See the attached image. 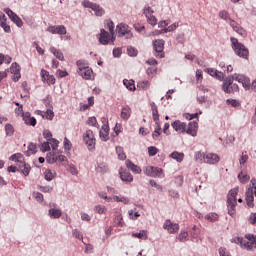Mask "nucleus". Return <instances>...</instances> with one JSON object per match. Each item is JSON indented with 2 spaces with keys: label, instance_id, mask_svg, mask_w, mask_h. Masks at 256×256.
I'll use <instances>...</instances> for the list:
<instances>
[{
  "label": "nucleus",
  "instance_id": "4be33fe9",
  "mask_svg": "<svg viewBox=\"0 0 256 256\" xmlns=\"http://www.w3.org/2000/svg\"><path fill=\"white\" fill-rule=\"evenodd\" d=\"M22 117L26 125H31L32 127H35V125H37V120L35 119V117H31V113L25 112L23 113Z\"/></svg>",
  "mask_w": 256,
  "mask_h": 256
},
{
  "label": "nucleus",
  "instance_id": "4468645a",
  "mask_svg": "<svg viewBox=\"0 0 256 256\" xmlns=\"http://www.w3.org/2000/svg\"><path fill=\"white\" fill-rule=\"evenodd\" d=\"M228 21L230 27H232L233 31L238 33V35H241L242 37H245V35H247L245 29H243V27H241V25H239V23H237L235 20L230 18Z\"/></svg>",
  "mask_w": 256,
  "mask_h": 256
},
{
  "label": "nucleus",
  "instance_id": "9d476101",
  "mask_svg": "<svg viewBox=\"0 0 256 256\" xmlns=\"http://www.w3.org/2000/svg\"><path fill=\"white\" fill-rule=\"evenodd\" d=\"M4 13L8 15L12 23H15V25H17L18 27H23V20H21L20 17L17 14H15V12H13V10L6 8L4 9Z\"/></svg>",
  "mask_w": 256,
  "mask_h": 256
},
{
  "label": "nucleus",
  "instance_id": "ea45409f",
  "mask_svg": "<svg viewBox=\"0 0 256 256\" xmlns=\"http://www.w3.org/2000/svg\"><path fill=\"white\" fill-rule=\"evenodd\" d=\"M97 173H107L109 166L106 163H98L96 167Z\"/></svg>",
  "mask_w": 256,
  "mask_h": 256
},
{
  "label": "nucleus",
  "instance_id": "dca6fc26",
  "mask_svg": "<svg viewBox=\"0 0 256 256\" xmlns=\"http://www.w3.org/2000/svg\"><path fill=\"white\" fill-rule=\"evenodd\" d=\"M163 229H166L168 233H177L179 231V224L171 222V220H166Z\"/></svg>",
  "mask_w": 256,
  "mask_h": 256
},
{
  "label": "nucleus",
  "instance_id": "f8f14e48",
  "mask_svg": "<svg viewBox=\"0 0 256 256\" xmlns=\"http://www.w3.org/2000/svg\"><path fill=\"white\" fill-rule=\"evenodd\" d=\"M234 79L235 81H238V83H241L244 89H251V80L249 77L243 74H235Z\"/></svg>",
  "mask_w": 256,
  "mask_h": 256
},
{
  "label": "nucleus",
  "instance_id": "f704fd0d",
  "mask_svg": "<svg viewBox=\"0 0 256 256\" xmlns=\"http://www.w3.org/2000/svg\"><path fill=\"white\" fill-rule=\"evenodd\" d=\"M19 170L27 177L31 172V166L24 162L23 164H19Z\"/></svg>",
  "mask_w": 256,
  "mask_h": 256
},
{
  "label": "nucleus",
  "instance_id": "3c124183",
  "mask_svg": "<svg viewBox=\"0 0 256 256\" xmlns=\"http://www.w3.org/2000/svg\"><path fill=\"white\" fill-rule=\"evenodd\" d=\"M5 132L8 137H11L13 133H15V129L13 128V125L6 124L5 125Z\"/></svg>",
  "mask_w": 256,
  "mask_h": 256
},
{
  "label": "nucleus",
  "instance_id": "1a4fd4ad",
  "mask_svg": "<svg viewBox=\"0 0 256 256\" xmlns=\"http://www.w3.org/2000/svg\"><path fill=\"white\" fill-rule=\"evenodd\" d=\"M153 47L154 51L158 54H156V57H159V59H163L165 57V53L163 50L165 49V40L159 39L153 41Z\"/></svg>",
  "mask_w": 256,
  "mask_h": 256
},
{
  "label": "nucleus",
  "instance_id": "c9c22d12",
  "mask_svg": "<svg viewBox=\"0 0 256 256\" xmlns=\"http://www.w3.org/2000/svg\"><path fill=\"white\" fill-rule=\"evenodd\" d=\"M37 153V144L30 143L28 145V150L25 152L27 157H31V155H35Z\"/></svg>",
  "mask_w": 256,
  "mask_h": 256
},
{
  "label": "nucleus",
  "instance_id": "de8ad7c7",
  "mask_svg": "<svg viewBox=\"0 0 256 256\" xmlns=\"http://www.w3.org/2000/svg\"><path fill=\"white\" fill-rule=\"evenodd\" d=\"M238 179H239L240 183H247V181H249V179H251V177L243 172H240L238 174Z\"/></svg>",
  "mask_w": 256,
  "mask_h": 256
},
{
  "label": "nucleus",
  "instance_id": "c85d7f7f",
  "mask_svg": "<svg viewBox=\"0 0 256 256\" xmlns=\"http://www.w3.org/2000/svg\"><path fill=\"white\" fill-rule=\"evenodd\" d=\"M239 193V188H233L229 191L227 196V201L237 202V195Z\"/></svg>",
  "mask_w": 256,
  "mask_h": 256
},
{
  "label": "nucleus",
  "instance_id": "052dcab7",
  "mask_svg": "<svg viewBox=\"0 0 256 256\" xmlns=\"http://www.w3.org/2000/svg\"><path fill=\"white\" fill-rule=\"evenodd\" d=\"M40 149H41V151H42L43 153H45V152H47V151H50V150H51V146H50L49 141L42 143Z\"/></svg>",
  "mask_w": 256,
  "mask_h": 256
},
{
  "label": "nucleus",
  "instance_id": "39448f33",
  "mask_svg": "<svg viewBox=\"0 0 256 256\" xmlns=\"http://www.w3.org/2000/svg\"><path fill=\"white\" fill-rule=\"evenodd\" d=\"M232 243H238L240 247L243 249H247V251H251V249H256V239L253 242L243 238V237H236L232 239Z\"/></svg>",
  "mask_w": 256,
  "mask_h": 256
},
{
  "label": "nucleus",
  "instance_id": "f3484780",
  "mask_svg": "<svg viewBox=\"0 0 256 256\" xmlns=\"http://www.w3.org/2000/svg\"><path fill=\"white\" fill-rule=\"evenodd\" d=\"M144 15L147 17V21L150 25H157V18L153 15V10H151V7L144 9Z\"/></svg>",
  "mask_w": 256,
  "mask_h": 256
},
{
  "label": "nucleus",
  "instance_id": "bb28decb",
  "mask_svg": "<svg viewBox=\"0 0 256 256\" xmlns=\"http://www.w3.org/2000/svg\"><path fill=\"white\" fill-rule=\"evenodd\" d=\"M255 201V197L253 196V188H248L246 191V203L248 207H253V202Z\"/></svg>",
  "mask_w": 256,
  "mask_h": 256
},
{
  "label": "nucleus",
  "instance_id": "4c0bfd02",
  "mask_svg": "<svg viewBox=\"0 0 256 256\" xmlns=\"http://www.w3.org/2000/svg\"><path fill=\"white\" fill-rule=\"evenodd\" d=\"M50 51L51 53H53L54 57L59 59V61H63L65 59V57L63 56V52H61L60 50H57V48L51 47Z\"/></svg>",
  "mask_w": 256,
  "mask_h": 256
},
{
  "label": "nucleus",
  "instance_id": "9b49d317",
  "mask_svg": "<svg viewBox=\"0 0 256 256\" xmlns=\"http://www.w3.org/2000/svg\"><path fill=\"white\" fill-rule=\"evenodd\" d=\"M144 173L145 175H147V177H162L163 169L153 166H147L144 169Z\"/></svg>",
  "mask_w": 256,
  "mask_h": 256
},
{
  "label": "nucleus",
  "instance_id": "58836bf2",
  "mask_svg": "<svg viewBox=\"0 0 256 256\" xmlns=\"http://www.w3.org/2000/svg\"><path fill=\"white\" fill-rule=\"evenodd\" d=\"M116 153H117L118 159H120V161H125V159H127V155L125 154V151L123 150V147L117 146L116 147Z\"/></svg>",
  "mask_w": 256,
  "mask_h": 256
},
{
  "label": "nucleus",
  "instance_id": "a18cd8bd",
  "mask_svg": "<svg viewBox=\"0 0 256 256\" xmlns=\"http://www.w3.org/2000/svg\"><path fill=\"white\" fill-rule=\"evenodd\" d=\"M218 15L220 19H223V21H229L231 19V15H229L227 10H221Z\"/></svg>",
  "mask_w": 256,
  "mask_h": 256
},
{
  "label": "nucleus",
  "instance_id": "f257e3e1",
  "mask_svg": "<svg viewBox=\"0 0 256 256\" xmlns=\"http://www.w3.org/2000/svg\"><path fill=\"white\" fill-rule=\"evenodd\" d=\"M231 43L232 49L238 57H241L242 59H249V49H247L243 43H240L239 40L234 37L231 38Z\"/></svg>",
  "mask_w": 256,
  "mask_h": 256
},
{
  "label": "nucleus",
  "instance_id": "6e6552de",
  "mask_svg": "<svg viewBox=\"0 0 256 256\" xmlns=\"http://www.w3.org/2000/svg\"><path fill=\"white\" fill-rule=\"evenodd\" d=\"M83 141L89 151H93L95 149V135L91 130H87L83 135Z\"/></svg>",
  "mask_w": 256,
  "mask_h": 256
},
{
  "label": "nucleus",
  "instance_id": "7c9ffc66",
  "mask_svg": "<svg viewBox=\"0 0 256 256\" xmlns=\"http://www.w3.org/2000/svg\"><path fill=\"white\" fill-rule=\"evenodd\" d=\"M126 167L130 169L133 173L139 174L141 173V168L134 163H132L131 160H126Z\"/></svg>",
  "mask_w": 256,
  "mask_h": 256
},
{
  "label": "nucleus",
  "instance_id": "e433bc0d",
  "mask_svg": "<svg viewBox=\"0 0 256 256\" xmlns=\"http://www.w3.org/2000/svg\"><path fill=\"white\" fill-rule=\"evenodd\" d=\"M227 207H228V215L233 217V215H235V213H236L235 207H237V202L227 201Z\"/></svg>",
  "mask_w": 256,
  "mask_h": 256
},
{
  "label": "nucleus",
  "instance_id": "680f3d73",
  "mask_svg": "<svg viewBox=\"0 0 256 256\" xmlns=\"http://www.w3.org/2000/svg\"><path fill=\"white\" fill-rule=\"evenodd\" d=\"M228 105H231L232 107H240L241 103L237 101L236 99H227Z\"/></svg>",
  "mask_w": 256,
  "mask_h": 256
},
{
  "label": "nucleus",
  "instance_id": "a211bd4d",
  "mask_svg": "<svg viewBox=\"0 0 256 256\" xmlns=\"http://www.w3.org/2000/svg\"><path fill=\"white\" fill-rule=\"evenodd\" d=\"M233 81H235V74L232 76H228L222 85V90L224 93H231V90H229L230 86L233 85Z\"/></svg>",
  "mask_w": 256,
  "mask_h": 256
},
{
  "label": "nucleus",
  "instance_id": "6ab92c4d",
  "mask_svg": "<svg viewBox=\"0 0 256 256\" xmlns=\"http://www.w3.org/2000/svg\"><path fill=\"white\" fill-rule=\"evenodd\" d=\"M110 39H111V34H109V32H107V30L101 29L100 37H99V42L101 43V45H108Z\"/></svg>",
  "mask_w": 256,
  "mask_h": 256
},
{
  "label": "nucleus",
  "instance_id": "cd10ccee",
  "mask_svg": "<svg viewBox=\"0 0 256 256\" xmlns=\"http://www.w3.org/2000/svg\"><path fill=\"white\" fill-rule=\"evenodd\" d=\"M100 138L102 141H108L109 140V125H103L102 129L99 132Z\"/></svg>",
  "mask_w": 256,
  "mask_h": 256
},
{
  "label": "nucleus",
  "instance_id": "0eeeda50",
  "mask_svg": "<svg viewBox=\"0 0 256 256\" xmlns=\"http://www.w3.org/2000/svg\"><path fill=\"white\" fill-rule=\"evenodd\" d=\"M116 32L118 33V37H125L126 35V39H133L131 28H129V25L125 23L118 24L116 27Z\"/></svg>",
  "mask_w": 256,
  "mask_h": 256
},
{
  "label": "nucleus",
  "instance_id": "bf43d9fd",
  "mask_svg": "<svg viewBox=\"0 0 256 256\" xmlns=\"http://www.w3.org/2000/svg\"><path fill=\"white\" fill-rule=\"evenodd\" d=\"M157 151H158V149L155 146L148 147V155L150 157H155V155H157Z\"/></svg>",
  "mask_w": 256,
  "mask_h": 256
},
{
  "label": "nucleus",
  "instance_id": "a878e982",
  "mask_svg": "<svg viewBox=\"0 0 256 256\" xmlns=\"http://www.w3.org/2000/svg\"><path fill=\"white\" fill-rule=\"evenodd\" d=\"M63 215L61 209L51 208L48 210V216L50 219H59Z\"/></svg>",
  "mask_w": 256,
  "mask_h": 256
},
{
  "label": "nucleus",
  "instance_id": "aec40b11",
  "mask_svg": "<svg viewBox=\"0 0 256 256\" xmlns=\"http://www.w3.org/2000/svg\"><path fill=\"white\" fill-rule=\"evenodd\" d=\"M219 161V155L213 153H206L204 163H208L209 165H215V163H219Z\"/></svg>",
  "mask_w": 256,
  "mask_h": 256
},
{
  "label": "nucleus",
  "instance_id": "4d7b16f0",
  "mask_svg": "<svg viewBox=\"0 0 256 256\" xmlns=\"http://www.w3.org/2000/svg\"><path fill=\"white\" fill-rule=\"evenodd\" d=\"M33 197L38 203H43V194L41 192H33Z\"/></svg>",
  "mask_w": 256,
  "mask_h": 256
},
{
  "label": "nucleus",
  "instance_id": "ddd939ff",
  "mask_svg": "<svg viewBox=\"0 0 256 256\" xmlns=\"http://www.w3.org/2000/svg\"><path fill=\"white\" fill-rule=\"evenodd\" d=\"M48 33H52V35H67V28L63 25L58 26H50L47 28Z\"/></svg>",
  "mask_w": 256,
  "mask_h": 256
},
{
  "label": "nucleus",
  "instance_id": "72a5a7b5",
  "mask_svg": "<svg viewBox=\"0 0 256 256\" xmlns=\"http://www.w3.org/2000/svg\"><path fill=\"white\" fill-rule=\"evenodd\" d=\"M120 178L125 183L133 182V175H131L128 171L120 172Z\"/></svg>",
  "mask_w": 256,
  "mask_h": 256
},
{
  "label": "nucleus",
  "instance_id": "5701e85b",
  "mask_svg": "<svg viewBox=\"0 0 256 256\" xmlns=\"http://www.w3.org/2000/svg\"><path fill=\"white\" fill-rule=\"evenodd\" d=\"M172 127L176 131H180L181 133H185L187 129V124L184 122H181L179 120H176L172 123Z\"/></svg>",
  "mask_w": 256,
  "mask_h": 256
},
{
  "label": "nucleus",
  "instance_id": "412c9836",
  "mask_svg": "<svg viewBox=\"0 0 256 256\" xmlns=\"http://www.w3.org/2000/svg\"><path fill=\"white\" fill-rule=\"evenodd\" d=\"M59 153V150H52V152L48 153L46 156L47 163H50V165H53V163H57Z\"/></svg>",
  "mask_w": 256,
  "mask_h": 256
},
{
  "label": "nucleus",
  "instance_id": "8fccbe9b",
  "mask_svg": "<svg viewBox=\"0 0 256 256\" xmlns=\"http://www.w3.org/2000/svg\"><path fill=\"white\" fill-rule=\"evenodd\" d=\"M94 211L98 213V215H103L104 213H107V208L103 205H97L95 206Z\"/></svg>",
  "mask_w": 256,
  "mask_h": 256
},
{
  "label": "nucleus",
  "instance_id": "7ed1b4c3",
  "mask_svg": "<svg viewBox=\"0 0 256 256\" xmlns=\"http://www.w3.org/2000/svg\"><path fill=\"white\" fill-rule=\"evenodd\" d=\"M82 5L86 8V9H92V11H94L96 17H103V15H105V9H103V7H101L99 4L97 3H93L89 0H84L82 2Z\"/></svg>",
  "mask_w": 256,
  "mask_h": 256
},
{
  "label": "nucleus",
  "instance_id": "5fc2aeb1",
  "mask_svg": "<svg viewBox=\"0 0 256 256\" xmlns=\"http://www.w3.org/2000/svg\"><path fill=\"white\" fill-rule=\"evenodd\" d=\"M72 235L75 237V239H79L80 241H83V233L79 231L78 229L72 230Z\"/></svg>",
  "mask_w": 256,
  "mask_h": 256
},
{
  "label": "nucleus",
  "instance_id": "49530a36",
  "mask_svg": "<svg viewBox=\"0 0 256 256\" xmlns=\"http://www.w3.org/2000/svg\"><path fill=\"white\" fill-rule=\"evenodd\" d=\"M42 117L45 119H48V121H53V117H55V113L53 112V110L47 109Z\"/></svg>",
  "mask_w": 256,
  "mask_h": 256
},
{
  "label": "nucleus",
  "instance_id": "603ef678",
  "mask_svg": "<svg viewBox=\"0 0 256 256\" xmlns=\"http://www.w3.org/2000/svg\"><path fill=\"white\" fill-rule=\"evenodd\" d=\"M127 54L129 55V57H137L138 51L133 46H128Z\"/></svg>",
  "mask_w": 256,
  "mask_h": 256
},
{
  "label": "nucleus",
  "instance_id": "0e129e2a",
  "mask_svg": "<svg viewBox=\"0 0 256 256\" xmlns=\"http://www.w3.org/2000/svg\"><path fill=\"white\" fill-rule=\"evenodd\" d=\"M43 137L44 139L48 140V141H51L53 138V134L51 133V131L49 130H44L43 131Z\"/></svg>",
  "mask_w": 256,
  "mask_h": 256
},
{
  "label": "nucleus",
  "instance_id": "a19ab883",
  "mask_svg": "<svg viewBox=\"0 0 256 256\" xmlns=\"http://www.w3.org/2000/svg\"><path fill=\"white\" fill-rule=\"evenodd\" d=\"M123 85H125V87H126V89H128V91H135V81L124 79Z\"/></svg>",
  "mask_w": 256,
  "mask_h": 256
},
{
  "label": "nucleus",
  "instance_id": "2eb2a0df",
  "mask_svg": "<svg viewBox=\"0 0 256 256\" xmlns=\"http://www.w3.org/2000/svg\"><path fill=\"white\" fill-rule=\"evenodd\" d=\"M20 69L21 67L19 66V64H17V62L12 63L10 67V73L14 74L12 79L13 81H15V83H17V81L21 79Z\"/></svg>",
  "mask_w": 256,
  "mask_h": 256
},
{
  "label": "nucleus",
  "instance_id": "338daca9",
  "mask_svg": "<svg viewBox=\"0 0 256 256\" xmlns=\"http://www.w3.org/2000/svg\"><path fill=\"white\" fill-rule=\"evenodd\" d=\"M88 125H91L92 127H97V118L96 117H89L87 120Z\"/></svg>",
  "mask_w": 256,
  "mask_h": 256
},
{
  "label": "nucleus",
  "instance_id": "69168bd1",
  "mask_svg": "<svg viewBox=\"0 0 256 256\" xmlns=\"http://www.w3.org/2000/svg\"><path fill=\"white\" fill-rule=\"evenodd\" d=\"M44 104L47 109H53V105H51V96H46V99H44Z\"/></svg>",
  "mask_w": 256,
  "mask_h": 256
},
{
  "label": "nucleus",
  "instance_id": "13d9d810",
  "mask_svg": "<svg viewBox=\"0 0 256 256\" xmlns=\"http://www.w3.org/2000/svg\"><path fill=\"white\" fill-rule=\"evenodd\" d=\"M52 147V151H57V147H59V142L57 139L52 138L50 141H48Z\"/></svg>",
  "mask_w": 256,
  "mask_h": 256
},
{
  "label": "nucleus",
  "instance_id": "423d86ee",
  "mask_svg": "<svg viewBox=\"0 0 256 256\" xmlns=\"http://www.w3.org/2000/svg\"><path fill=\"white\" fill-rule=\"evenodd\" d=\"M232 243H238L240 247L243 249H247V251H251V249H256V239L253 242L243 238V237H236L232 239Z\"/></svg>",
  "mask_w": 256,
  "mask_h": 256
},
{
  "label": "nucleus",
  "instance_id": "e2e57ef3",
  "mask_svg": "<svg viewBox=\"0 0 256 256\" xmlns=\"http://www.w3.org/2000/svg\"><path fill=\"white\" fill-rule=\"evenodd\" d=\"M0 27H2L5 33H11V26H9L7 22H0Z\"/></svg>",
  "mask_w": 256,
  "mask_h": 256
},
{
  "label": "nucleus",
  "instance_id": "393cba45",
  "mask_svg": "<svg viewBox=\"0 0 256 256\" xmlns=\"http://www.w3.org/2000/svg\"><path fill=\"white\" fill-rule=\"evenodd\" d=\"M197 127H198V124L197 122H190L188 124V129L186 130V133L188 135H191L192 137H196L197 136Z\"/></svg>",
  "mask_w": 256,
  "mask_h": 256
},
{
  "label": "nucleus",
  "instance_id": "864d4df0",
  "mask_svg": "<svg viewBox=\"0 0 256 256\" xmlns=\"http://www.w3.org/2000/svg\"><path fill=\"white\" fill-rule=\"evenodd\" d=\"M44 175H45L46 181H53V179H55V174L49 169H47L44 172Z\"/></svg>",
  "mask_w": 256,
  "mask_h": 256
},
{
  "label": "nucleus",
  "instance_id": "2f4dec72",
  "mask_svg": "<svg viewBox=\"0 0 256 256\" xmlns=\"http://www.w3.org/2000/svg\"><path fill=\"white\" fill-rule=\"evenodd\" d=\"M10 161H15L16 163L23 165L25 163V158L23 157V154L16 153L10 156Z\"/></svg>",
  "mask_w": 256,
  "mask_h": 256
},
{
  "label": "nucleus",
  "instance_id": "f03ea898",
  "mask_svg": "<svg viewBox=\"0 0 256 256\" xmlns=\"http://www.w3.org/2000/svg\"><path fill=\"white\" fill-rule=\"evenodd\" d=\"M76 65L78 67L77 73L78 75H80V77H82V79H86V80L91 79V77L93 76V69L88 67L85 61L78 60L76 62Z\"/></svg>",
  "mask_w": 256,
  "mask_h": 256
},
{
  "label": "nucleus",
  "instance_id": "b1692460",
  "mask_svg": "<svg viewBox=\"0 0 256 256\" xmlns=\"http://www.w3.org/2000/svg\"><path fill=\"white\" fill-rule=\"evenodd\" d=\"M120 117L123 121H129V117H131V107L129 105L122 107Z\"/></svg>",
  "mask_w": 256,
  "mask_h": 256
},
{
  "label": "nucleus",
  "instance_id": "473e14b6",
  "mask_svg": "<svg viewBox=\"0 0 256 256\" xmlns=\"http://www.w3.org/2000/svg\"><path fill=\"white\" fill-rule=\"evenodd\" d=\"M170 157L177 161V163H181L183 159H185V154L183 152L174 151L170 154Z\"/></svg>",
  "mask_w": 256,
  "mask_h": 256
},
{
  "label": "nucleus",
  "instance_id": "6e6d98bb",
  "mask_svg": "<svg viewBox=\"0 0 256 256\" xmlns=\"http://www.w3.org/2000/svg\"><path fill=\"white\" fill-rule=\"evenodd\" d=\"M106 25L108 27V30L110 31V35H115V24L113 23V21H107Z\"/></svg>",
  "mask_w": 256,
  "mask_h": 256
},
{
  "label": "nucleus",
  "instance_id": "c03bdc74",
  "mask_svg": "<svg viewBox=\"0 0 256 256\" xmlns=\"http://www.w3.org/2000/svg\"><path fill=\"white\" fill-rule=\"evenodd\" d=\"M207 154L202 152H196L195 153V161H198V163H205V157Z\"/></svg>",
  "mask_w": 256,
  "mask_h": 256
},
{
  "label": "nucleus",
  "instance_id": "c756f323",
  "mask_svg": "<svg viewBox=\"0 0 256 256\" xmlns=\"http://www.w3.org/2000/svg\"><path fill=\"white\" fill-rule=\"evenodd\" d=\"M152 139H154V141H161V123L156 124V128L152 133Z\"/></svg>",
  "mask_w": 256,
  "mask_h": 256
},
{
  "label": "nucleus",
  "instance_id": "37998d69",
  "mask_svg": "<svg viewBox=\"0 0 256 256\" xmlns=\"http://www.w3.org/2000/svg\"><path fill=\"white\" fill-rule=\"evenodd\" d=\"M132 237H136L137 239H143L144 241H147V230H141L140 232L133 233Z\"/></svg>",
  "mask_w": 256,
  "mask_h": 256
},
{
  "label": "nucleus",
  "instance_id": "774afa93",
  "mask_svg": "<svg viewBox=\"0 0 256 256\" xmlns=\"http://www.w3.org/2000/svg\"><path fill=\"white\" fill-rule=\"evenodd\" d=\"M199 229H197V226H193L192 231H191V237H193V239H197V237H199Z\"/></svg>",
  "mask_w": 256,
  "mask_h": 256
},
{
  "label": "nucleus",
  "instance_id": "20e7f679",
  "mask_svg": "<svg viewBox=\"0 0 256 256\" xmlns=\"http://www.w3.org/2000/svg\"><path fill=\"white\" fill-rule=\"evenodd\" d=\"M232 243H238L240 247L243 249H247V251H251V249H256V239L253 242L243 238V237H236L232 239Z\"/></svg>",
  "mask_w": 256,
  "mask_h": 256
},
{
  "label": "nucleus",
  "instance_id": "79ce46f5",
  "mask_svg": "<svg viewBox=\"0 0 256 256\" xmlns=\"http://www.w3.org/2000/svg\"><path fill=\"white\" fill-rule=\"evenodd\" d=\"M177 239H179L181 243H185V241H189V233L185 230H181L180 234L177 236Z\"/></svg>",
  "mask_w": 256,
  "mask_h": 256
},
{
  "label": "nucleus",
  "instance_id": "09e8293b",
  "mask_svg": "<svg viewBox=\"0 0 256 256\" xmlns=\"http://www.w3.org/2000/svg\"><path fill=\"white\" fill-rule=\"evenodd\" d=\"M205 219L207 221L215 222L219 219V215H217V213L211 212L205 216Z\"/></svg>",
  "mask_w": 256,
  "mask_h": 256
}]
</instances>
